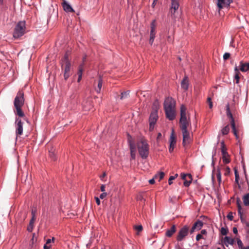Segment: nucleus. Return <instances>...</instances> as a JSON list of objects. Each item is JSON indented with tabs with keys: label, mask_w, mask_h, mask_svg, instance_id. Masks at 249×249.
Here are the masks:
<instances>
[{
	"label": "nucleus",
	"mask_w": 249,
	"mask_h": 249,
	"mask_svg": "<svg viewBox=\"0 0 249 249\" xmlns=\"http://www.w3.org/2000/svg\"><path fill=\"white\" fill-rule=\"evenodd\" d=\"M179 127L182 131L183 136L182 144L183 146L189 144L191 141L190 133L188 128L191 127L189 118L188 119L186 115V108L182 105L180 107V118L179 120Z\"/></svg>",
	"instance_id": "obj_1"
},
{
	"label": "nucleus",
	"mask_w": 249,
	"mask_h": 249,
	"mask_svg": "<svg viewBox=\"0 0 249 249\" xmlns=\"http://www.w3.org/2000/svg\"><path fill=\"white\" fill-rule=\"evenodd\" d=\"M175 100L171 97L166 98L164 103V109L166 117L170 120H173L175 118Z\"/></svg>",
	"instance_id": "obj_2"
},
{
	"label": "nucleus",
	"mask_w": 249,
	"mask_h": 249,
	"mask_svg": "<svg viewBox=\"0 0 249 249\" xmlns=\"http://www.w3.org/2000/svg\"><path fill=\"white\" fill-rule=\"evenodd\" d=\"M24 93L22 90H19L15 98L14 104L16 109L17 114L20 117L24 116V114L21 110V107L24 105Z\"/></svg>",
	"instance_id": "obj_3"
},
{
	"label": "nucleus",
	"mask_w": 249,
	"mask_h": 249,
	"mask_svg": "<svg viewBox=\"0 0 249 249\" xmlns=\"http://www.w3.org/2000/svg\"><path fill=\"white\" fill-rule=\"evenodd\" d=\"M138 151L140 155L143 159H145L149 155V145L147 141L143 139H141L137 143Z\"/></svg>",
	"instance_id": "obj_4"
},
{
	"label": "nucleus",
	"mask_w": 249,
	"mask_h": 249,
	"mask_svg": "<svg viewBox=\"0 0 249 249\" xmlns=\"http://www.w3.org/2000/svg\"><path fill=\"white\" fill-rule=\"evenodd\" d=\"M158 106L159 105L158 101H155L153 103V111L151 112L149 119L150 131H152L154 129V125L156 123L157 119L158 118L157 113Z\"/></svg>",
	"instance_id": "obj_5"
},
{
	"label": "nucleus",
	"mask_w": 249,
	"mask_h": 249,
	"mask_svg": "<svg viewBox=\"0 0 249 249\" xmlns=\"http://www.w3.org/2000/svg\"><path fill=\"white\" fill-rule=\"evenodd\" d=\"M25 21H20L16 25L13 32V37L18 38L25 33Z\"/></svg>",
	"instance_id": "obj_6"
},
{
	"label": "nucleus",
	"mask_w": 249,
	"mask_h": 249,
	"mask_svg": "<svg viewBox=\"0 0 249 249\" xmlns=\"http://www.w3.org/2000/svg\"><path fill=\"white\" fill-rule=\"evenodd\" d=\"M226 114L227 117L230 119L231 124V128L232 129L233 133H234V135L236 136V138H237L238 136L237 134V131L235 129V124L234 120L232 116V114L230 111V106L229 104H228L226 106Z\"/></svg>",
	"instance_id": "obj_7"
},
{
	"label": "nucleus",
	"mask_w": 249,
	"mask_h": 249,
	"mask_svg": "<svg viewBox=\"0 0 249 249\" xmlns=\"http://www.w3.org/2000/svg\"><path fill=\"white\" fill-rule=\"evenodd\" d=\"M189 231V227L185 225L179 231L177 236L178 241H181L188 235Z\"/></svg>",
	"instance_id": "obj_8"
},
{
	"label": "nucleus",
	"mask_w": 249,
	"mask_h": 249,
	"mask_svg": "<svg viewBox=\"0 0 249 249\" xmlns=\"http://www.w3.org/2000/svg\"><path fill=\"white\" fill-rule=\"evenodd\" d=\"M62 69L64 70V71L67 72H71V64L70 62L68 60L67 55H65L62 62Z\"/></svg>",
	"instance_id": "obj_9"
},
{
	"label": "nucleus",
	"mask_w": 249,
	"mask_h": 249,
	"mask_svg": "<svg viewBox=\"0 0 249 249\" xmlns=\"http://www.w3.org/2000/svg\"><path fill=\"white\" fill-rule=\"evenodd\" d=\"M27 215V213L25 211L19 212L16 217V222L18 224H21L26 218Z\"/></svg>",
	"instance_id": "obj_10"
},
{
	"label": "nucleus",
	"mask_w": 249,
	"mask_h": 249,
	"mask_svg": "<svg viewBox=\"0 0 249 249\" xmlns=\"http://www.w3.org/2000/svg\"><path fill=\"white\" fill-rule=\"evenodd\" d=\"M232 0H217V5L220 10L223 8H228Z\"/></svg>",
	"instance_id": "obj_11"
},
{
	"label": "nucleus",
	"mask_w": 249,
	"mask_h": 249,
	"mask_svg": "<svg viewBox=\"0 0 249 249\" xmlns=\"http://www.w3.org/2000/svg\"><path fill=\"white\" fill-rule=\"evenodd\" d=\"M16 123V134L21 135L23 132V123L21 119H17Z\"/></svg>",
	"instance_id": "obj_12"
},
{
	"label": "nucleus",
	"mask_w": 249,
	"mask_h": 249,
	"mask_svg": "<svg viewBox=\"0 0 249 249\" xmlns=\"http://www.w3.org/2000/svg\"><path fill=\"white\" fill-rule=\"evenodd\" d=\"M170 146L169 148V152L170 153L172 152L174 150V148L176 144V138L175 136L174 135V131H173L171 135L170 138Z\"/></svg>",
	"instance_id": "obj_13"
},
{
	"label": "nucleus",
	"mask_w": 249,
	"mask_h": 249,
	"mask_svg": "<svg viewBox=\"0 0 249 249\" xmlns=\"http://www.w3.org/2000/svg\"><path fill=\"white\" fill-rule=\"evenodd\" d=\"M62 5L63 9L66 12H74V11L71 6L65 0H63Z\"/></svg>",
	"instance_id": "obj_14"
},
{
	"label": "nucleus",
	"mask_w": 249,
	"mask_h": 249,
	"mask_svg": "<svg viewBox=\"0 0 249 249\" xmlns=\"http://www.w3.org/2000/svg\"><path fill=\"white\" fill-rule=\"evenodd\" d=\"M236 203H237V206L238 214L239 215V216L240 217V219H241V221H243V210L242 208V206L241 205V200L239 198H237Z\"/></svg>",
	"instance_id": "obj_15"
},
{
	"label": "nucleus",
	"mask_w": 249,
	"mask_h": 249,
	"mask_svg": "<svg viewBox=\"0 0 249 249\" xmlns=\"http://www.w3.org/2000/svg\"><path fill=\"white\" fill-rule=\"evenodd\" d=\"M240 70L243 72H246L249 70V63H244L241 61L240 63Z\"/></svg>",
	"instance_id": "obj_16"
},
{
	"label": "nucleus",
	"mask_w": 249,
	"mask_h": 249,
	"mask_svg": "<svg viewBox=\"0 0 249 249\" xmlns=\"http://www.w3.org/2000/svg\"><path fill=\"white\" fill-rule=\"evenodd\" d=\"M176 226L173 225L172 226L171 228L170 229L167 230L165 234L167 237H170L173 235V234L176 232Z\"/></svg>",
	"instance_id": "obj_17"
},
{
	"label": "nucleus",
	"mask_w": 249,
	"mask_h": 249,
	"mask_svg": "<svg viewBox=\"0 0 249 249\" xmlns=\"http://www.w3.org/2000/svg\"><path fill=\"white\" fill-rule=\"evenodd\" d=\"M234 242V240L230 237L226 236L224 238V243L226 246H228L229 245H233Z\"/></svg>",
	"instance_id": "obj_18"
},
{
	"label": "nucleus",
	"mask_w": 249,
	"mask_h": 249,
	"mask_svg": "<svg viewBox=\"0 0 249 249\" xmlns=\"http://www.w3.org/2000/svg\"><path fill=\"white\" fill-rule=\"evenodd\" d=\"M181 88L186 90L188 89V81L187 77H185L181 83Z\"/></svg>",
	"instance_id": "obj_19"
},
{
	"label": "nucleus",
	"mask_w": 249,
	"mask_h": 249,
	"mask_svg": "<svg viewBox=\"0 0 249 249\" xmlns=\"http://www.w3.org/2000/svg\"><path fill=\"white\" fill-rule=\"evenodd\" d=\"M179 7L178 0H171V6L170 9L174 10H177Z\"/></svg>",
	"instance_id": "obj_20"
},
{
	"label": "nucleus",
	"mask_w": 249,
	"mask_h": 249,
	"mask_svg": "<svg viewBox=\"0 0 249 249\" xmlns=\"http://www.w3.org/2000/svg\"><path fill=\"white\" fill-rule=\"evenodd\" d=\"M203 225V223L200 220H197L194 224L193 227L196 230H199Z\"/></svg>",
	"instance_id": "obj_21"
},
{
	"label": "nucleus",
	"mask_w": 249,
	"mask_h": 249,
	"mask_svg": "<svg viewBox=\"0 0 249 249\" xmlns=\"http://www.w3.org/2000/svg\"><path fill=\"white\" fill-rule=\"evenodd\" d=\"M130 154L131 157L132 159H135V146L134 144L130 143Z\"/></svg>",
	"instance_id": "obj_22"
},
{
	"label": "nucleus",
	"mask_w": 249,
	"mask_h": 249,
	"mask_svg": "<svg viewBox=\"0 0 249 249\" xmlns=\"http://www.w3.org/2000/svg\"><path fill=\"white\" fill-rule=\"evenodd\" d=\"M156 30H151L150 31V38H149V43L152 45L154 42V38L156 35Z\"/></svg>",
	"instance_id": "obj_23"
},
{
	"label": "nucleus",
	"mask_w": 249,
	"mask_h": 249,
	"mask_svg": "<svg viewBox=\"0 0 249 249\" xmlns=\"http://www.w3.org/2000/svg\"><path fill=\"white\" fill-rule=\"evenodd\" d=\"M83 71V66L80 65L79 67L78 71L77 72V74L78 75V78L77 80L78 82H79L82 79Z\"/></svg>",
	"instance_id": "obj_24"
},
{
	"label": "nucleus",
	"mask_w": 249,
	"mask_h": 249,
	"mask_svg": "<svg viewBox=\"0 0 249 249\" xmlns=\"http://www.w3.org/2000/svg\"><path fill=\"white\" fill-rule=\"evenodd\" d=\"M221 152L223 156H229L227 152V149L225 146L224 142H221Z\"/></svg>",
	"instance_id": "obj_25"
},
{
	"label": "nucleus",
	"mask_w": 249,
	"mask_h": 249,
	"mask_svg": "<svg viewBox=\"0 0 249 249\" xmlns=\"http://www.w3.org/2000/svg\"><path fill=\"white\" fill-rule=\"evenodd\" d=\"M49 152L50 157L52 160H56L55 149L52 147L50 150H49Z\"/></svg>",
	"instance_id": "obj_26"
},
{
	"label": "nucleus",
	"mask_w": 249,
	"mask_h": 249,
	"mask_svg": "<svg viewBox=\"0 0 249 249\" xmlns=\"http://www.w3.org/2000/svg\"><path fill=\"white\" fill-rule=\"evenodd\" d=\"M103 84V80L101 77H100L98 82V87L97 89H96V91L97 93H100L101 91V88L102 87Z\"/></svg>",
	"instance_id": "obj_27"
},
{
	"label": "nucleus",
	"mask_w": 249,
	"mask_h": 249,
	"mask_svg": "<svg viewBox=\"0 0 249 249\" xmlns=\"http://www.w3.org/2000/svg\"><path fill=\"white\" fill-rule=\"evenodd\" d=\"M243 200L245 206H249V193L244 196Z\"/></svg>",
	"instance_id": "obj_28"
},
{
	"label": "nucleus",
	"mask_w": 249,
	"mask_h": 249,
	"mask_svg": "<svg viewBox=\"0 0 249 249\" xmlns=\"http://www.w3.org/2000/svg\"><path fill=\"white\" fill-rule=\"evenodd\" d=\"M176 11L177 10H172V9L170 8L169 15H170L172 19L174 21H176Z\"/></svg>",
	"instance_id": "obj_29"
},
{
	"label": "nucleus",
	"mask_w": 249,
	"mask_h": 249,
	"mask_svg": "<svg viewBox=\"0 0 249 249\" xmlns=\"http://www.w3.org/2000/svg\"><path fill=\"white\" fill-rule=\"evenodd\" d=\"M164 173L162 172H160L158 174H156L155 175V178L156 179H159V181H160L164 177Z\"/></svg>",
	"instance_id": "obj_30"
},
{
	"label": "nucleus",
	"mask_w": 249,
	"mask_h": 249,
	"mask_svg": "<svg viewBox=\"0 0 249 249\" xmlns=\"http://www.w3.org/2000/svg\"><path fill=\"white\" fill-rule=\"evenodd\" d=\"M230 131V127L229 125L225 126L221 130L223 135H227Z\"/></svg>",
	"instance_id": "obj_31"
},
{
	"label": "nucleus",
	"mask_w": 249,
	"mask_h": 249,
	"mask_svg": "<svg viewBox=\"0 0 249 249\" xmlns=\"http://www.w3.org/2000/svg\"><path fill=\"white\" fill-rule=\"evenodd\" d=\"M129 96V92L128 91H125L124 92H122L120 96V99L123 100L124 99L128 98Z\"/></svg>",
	"instance_id": "obj_32"
},
{
	"label": "nucleus",
	"mask_w": 249,
	"mask_h": 249,
	"mask_svg": "<svg viewBox=\"0 0 249 249\" xmlns=\"http://www.w3.org/2000/svg\"><path fill=\"white\" fill-rule=\"evenodd\" d=\"M235 70L237 71L236 72L235 75V80L236 81V83L238 84V83H239V79H240V77H239V72L238 71V69H237V67L235 68Z\"/></svg>",
	"instance_id": "obj_33"
},
{
	"label": "nucleus",
	"mask_w": 249,
	"mask_h": 249,
	"mask_svg": "<svg viewBox=\"0 0 249 249\" xmlns=\"http://www.w3.org/2000/svg\"><path fill=\"white\" fill-rule=\"evenodd\" d=\"M237 245H238L239 248L240 249H245V247H243V244L240 239H239V238L237 239Z\"/></svg>",
	"instance_id": "obj_34"
},
{
	"label": "nucleus",
	"mask_w": 249,
	"mask_h": 249,
	"mask_svg": "<svg viewBox=\"0 0 249 249\" xmlns=\"http://www.w3.org/2000/svg\"><path fill=\"white\" fill-rule=\"evenodd\" d=\"M178 176V175L177 174H176L174 176H170L168 180L169 184L171 185L172 184V180L175 179Z\"/></svg>",
	"instance_id": "obj_35"
},
{
	"label": "nucleus",
	"mask_w": 249,
	"mask_h": 249,
	"mask_svg": "<svg viewBox=\"0 0 249 249\" xmlns=\"http://www.w3.org/2000/svg\"><path fill=\"white\" fill-rule=\"evenodd\" d=\"M156 20H153L151 23L150 28L151 30H156Z\"/></svg>",
	"instance_id": "obj_36"
},
{
	"label": "nucleus",
	"mask_w": 249,
	"mask_h": 249,
	"mask_svg": "<svg viewBox=\"0 0 249 249\" xmlns=\"http://www.w3.org/2000/svg\"><path fill=\"white\" fill-rule=\"evenodd\" d=\"M207 103L209 105V107L210 108H212L213 107V102L212 101V99L211 97H208L207 100Z\"/></svg>",
	"instance_id": "obj_37"
},
{
	"label": "nucleus",
	"mask_w": 249,
	"mask_h": 249,
	"mask_svg": "<svg viewBox=\"0 0 249 249\" xmlns=\"http://www.w3.org/2000/svg\"><path fill=\"white\" fill-rule=\"evenodd\" d=\"M216 177L219 183H220L221 181V175L220 170H217V173L216 174Z\"/></svg>",
	"instance_id": "obj_38"
},
{
	"label": "nucleus",
	"mask_w": 249,
	"mask_h": 249,
	"mask_svg": "<svg viewBox=\"0 0 249 249\" xmlns=\"http://www.w3.org/2000/svg\"><path fill=\"white\" fill-rule=\"evenodd\" d=\"M228 230L224 228H222L221 229V233L223 235H225L227 234Z\"/></svg>",
	"instance_id": "obj_39"
},
{
	"label": "nucleus",
	"mask_w": 249,
	"mask_h": 249,
	"mask_svg": "<svg viewBox=\"0 0 249 249\" xmlns=\"http://www.w3.org/2000/svg\"><path fill=\"white\" fill-rule=\"evenodd\" d=\"M229 156H223V161L225 163H228L230 162V160L228 158Z\"/></svg>",
	"instance_id": "obj_40"
},
{
	"label": "nucleus",
	"mask_w": 249,
	"mask_h": 249,
	"mask_svg": "<svg viewBox=\"0 0 249 249\" xmlns=\"http://www.w3.org/2000/svg\"><path fill=\"white\" fill-rule=\"evenodd\" d=\"M187 176H188L189 177V178H191V177H192V176L190 174H185L184 173L181 174V178L183 180H185L186 177Z\"/></svg>",
	"instance_id": "obj_41"
},
{
	"label": "nucleus",
	"mask_w": 249,
	"mask_h": 249,
	"mask_svg": "<svg viewBox=\"0 0 249 249\" xmlns=\"http://www.w3.org/2000/svg\"><path fill=\"white\" fill-rule=\"evenodd\" d=\"M227 217L228 218V219H229L231 221H232L233 219V213L232 212L229 213Z\"/></svg>",
	"instance_id": "obj_42"
},
{
	"label": "nucleus",
	"mask_w": 249,
	"mask_h": 249,
	"mask_svg": "<svg viewBox=\"0 0 249 249\" xmlns=\"http://www.w3.org/2000/svg\"><path fill=\"white\" fill-rule=\"evenodd\" d=\"M71 75V72H67L64 71V77L65 80H67V79Z\"/></svg>",
	"instance_id": "obj_43"
},
{
	"label": "nucleus",
	"mask_w": 249,
	"mask_h": 249,
	"mask_svg": "<svg viewBox=\"0 0 249 249\" xmlns=\"http://www.w3.org/2000/svg\"><path fill=\"white\" fill-rule=\"evenodd\" d=\"M230 55H231V54L229 53H225L223 55L224 60H226L230 58Z\"/></svg>",
	"instance_id": "obj_44"
},
{
	"label": "nucleus",
	"mask_w": 249,
	"mask_h": 249,
	"mask_svg": "<svg viewBox=\"0 0 249 249\" xmlns=\"http://www.w3.org/2000/svg\"><path fill=\"white\" fill-rule=\"evenodd\" d=\"M230 173V168L229 167H226L225 171V175L228 176Z\"/></svg>",
	"instance_id": "obj_45"
},
{
	"label": "nucleus",
	"mask_w": 249,
	"mask_h": 249,
	"mask_svg": "<svg viewBox=\"0 0 249 249\" xmlns=\"http://www.w3.org/2000/svg\"><path fill=\"white\" fill-rule=\"evenodd\" d=\"M191 179L189 181H187V180H185L184 182V186L187 187V186H189L190 184V183H191L192 182V178H190Z\"/></svg>",
	"instance_id": "obj_46"
},
{
	"label": "nucleus",
	"mask_w": 249,
	"mask_h": 249,
	"mask_svg": "<svg viewBox=\"0 0 249 249\" xmlns=\"http://www.w3.org/2000/svg\"><path fill=\"white\" fill-rule=\"evenodd\" d=\"M135 229L138 232H140L142 230V225H139V226H136Z\"/></svg>",
	"instance_id": "obj_47"
},
{
	"label": "nucleus",
	"mask_w": 249,
	"mask_h": 249,
	"mask_svg": "<svg viewBox=\"0 0 249 249\" xmlns=\"http://www.w3.org/2000/svg\"><path fill=\"white\" fill-rule=\"evenodd\" d=\"M107 196V194L106 192H103L102 193L100 196V198L101 199H104L105 197H106Z\"/></svg>",
	"instance_id": "obj_48"
},
{
	"label": "nucleus",
	"mask_w": 249,
	"mask_h": 249,
	"mask_svg": "<svg viewBox=\"0 0 249 249\" xmlns=\"http://www.w3.org/2000/svg\"><path fill=\"white\" fill-rule=\"evenodd\" d=\"M137 199L139 200L145 201V199L143 198V196L141 195H139L137 197ZM143 204H144V202H143Z\"/></svg>",
	"instance_id": "obj_49"
},
{
	"label": "nucleus",
	"mask_w": 249,
	"mask_h": 249,
	"mask_svg": "<svg viewBox=\"0 0 249 249\" xmlns=\"http://www.w3.org/2000/svg\"><path fill=\"white\" fill-rule=\"evenodd\" d=\"M54 240V238L53 237L52 239H48L46 241V244H48V245H50V244L51 243V242L52 241H53V240Z\"/></svg>",
	"instance_id": "obj_50"
},
{
	"label": "nucleus",
	"mask_w": 249,
	"mask_h": 249,
	"mask_svg": "<svg viewBox=\"0 0 249 249\" xmlns=\"http://www.w3.org/2000/svg\"><path fill=\"white\" fill-rule=\"evenodd\" d=\"M33 225H30V223H29V226H28V228H27V230L29 231H32V230L33 229Z\"/></svg>",
	"instance_id": "obj_51"
},
{
	"label": "nucleus",
	"mask_w": 249,
	"mask_h": 249,
	"mask_svg": "<svg viewBox=\"0 0 249 249\" xmlns=\"http://www.w3.org/2000/svg\"><path fill=\"white\" fill-rule=\"evenodd\" d=\"M202 238H203V236H202V235L201 234H198L196 235V240L197 241H199V240H200Z\"/></svg>",
	"instance_id": "obj_52"
},
{
	"label": "nucleus",
	"mask_w": 249,
	"mask_h": 249,
	"mask_svg": "<svg viewBox=\"0 0 249 249\" xmlns=\"http://www.w3.org/2000/svg\"><path fill=\"white\" fill-rule=\"evenodd\" d=\"M234 174H235V178H239V175H238V171L236 169H234Z\"/></svg>",
	"instance_id": "obj_53"
},
{
	"label": "nucleus",
	"mask_w": 249,
	"mask_h": 249,
	"mask_svg": "<svg viewBox=\"0 0 249 249\" xmlns=\"http://www.w3.org/2000/svg\"><path fill=\"white\" fill-rule=\"evenodd\" d=\"M36 220V217H32V219H31L30 221V225H34V222Z\"/></svg>",
	"instance_id": "obj_54"
},
{
	"label": "nucleus",
	"mask_w": 249,
	"mask_h": 249,
	"mask_svg": "<svg viewBox=\"0 0 249 249\" xmlns=\"http://www.w3.org/2000/svg\"><path fill=\"white\" fill-rule=\"evenodd\" d=\"M105 188H106V185H102L100 187L101 191L103 193L105 192Z\"/></svg>",
	"instance_id": "obj_55"
},
{
	"label": "nucleus",
	"mask_w": 249,
	"mask_h": 249,
	"mask_svg": "<svg viewBox=\"0 0 249 249\" xmlns=\"http://www.w3.org/2000/svg\"><path fill=\"white\" fill-rule=\"evenodd\" d=\"M51 247V245L45 244L44 246V249H50Z\"/></svg>",
	"instance_id": "obj_56"
},
{
	"label": "nucleus",
	"mask_w": 249,
	"mask_h": 249,
	"mask_svg": "<svg viewBox=\"0 0 249 249\" xmlns=\"http://www.w3.org/2000/svg\"><path fill=\"white\" fill-rule=\"evenodd\" d=\"M107 176V174L106 173V172H104L103 175L100 176V179L102 180H104V178Z\"/></svg>",
	"instance_id": "obj_57"
},
{
	"label": "nucleus",
	"mask_w": 249,
	"mask_h": 249,
	"mask_svg": "<svg viewBox=\"0 0 249 249\" xmlns=\"http://www.w3.org/2000/svg\"><path fill=\"white\" fill-rule=\"evenodd\" d=\"M155 179H156V178H155V177H154V178H152L149 180V183L151 184H153L155 183Z\"/></svg>",
	"instance_id": "obj_58"
},
{
	"label": "nucleus",
	"mask_w": 249,
	"mask_h": 249,
	"mask_svg": "<svg viewBox=\"0 0 249 249\" xmlns=\"http://www.w3.org/2000/svg\"><path fill=\"white\" fill-rule=\"evenodd\" d=\"M95 199L96 202L97 204L98 205H100V199H99L98 197H95Z\"/></svg>",
	"instance_id": "obj_59"
},
{
	"label": "nucleus",
	"mask_w": 249,
	"mask_h": 249,
	"mask_svg": "<svg viewBox=\"0 0 249 249\" xmlns=\"http://www.w3.org/2000/svg\"><path fill=\"white\" fill-rule=\"evenodd\" d=\"M232 231H233V233H235V234H237V232H238L237 229L236 227H234L233 228V230Z\"/></svg>",
	"instance_id": "obj_60"
},
{
	"label": "nucleus",
	"mask_w": 249,
	"mask_h": 249,
	"mask_svg": "<svg viewBox=\"0 0 249 249\" xmlns=\"http://www.w3.org/2000/svg\"><path fill=\"white\" fill-rule=\"evenodd\" d=\"M246 227L247 228V232L249 234V223H248V222L246 223Z\"/></svg>",
	"instance_id": "obj_61"
},
{
	"label": "nucleus",
	"mask_w": 249,
	"mask_h": 249,
	"mask_svg": "<svg viewBox=\"0 0 249 249\" xmlns=\"http://www.w3.org/2000/svg\"><path fill=\"white\" fill-rule=\"evenodd\" d=\"M207 233V231L205 230H202L201 231V234L202 235V234H206Z\"/></svg>",
	"instance_id": "obj_62"
},
{
	"label": "nucleus",
	"mask_w": 249,
	"mask_h": 249,
	"mask_svg": "<svg viewBox=\"0 0 249 249\" xmlns=\"http://www.w3.org/2000/svg\"><path fill=\"white\" fill-rule=\"evenodd\" d=\"M32 217H36V211L34 210H32Z\"/></svg>",
	"instance_id": "obj_63"
},
{
	"label": "nucleus",
	"mask_w": 249,
	"mask_h": 249,
	"mask_svg": "<svg viewBox=\"0 0 249 249\" xmlns=\"http://www.w3.org/2000/svg\"><path fill=\"white\" fill-rule=\"evenodd\" d=\"M196 229L193 226L192 228H191V230H190V233H193L196 230Z\"/></svg>",
	"instance_id": "obj_64"
}]
</instances>
